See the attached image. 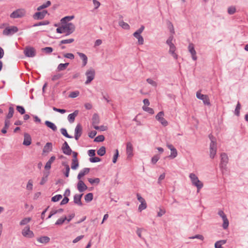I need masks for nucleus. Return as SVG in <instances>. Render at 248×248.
I'll list each match as a JSON object with an SVG mask.
<instances>
[{
	"label": "nucleus",
	"instance_id": "f257e3e1",
	"mask_svg": "<svg viewBox=\"0 0 248 248\" xmlns=\"http://www.w3.org/2000/svg\"><path fill=\"white\" fill-rule=\"evenodd\" d=\"M221 161L219 164V167L224 174L227 171V165L228 163L229 158L227 155L225 153H222L220 155Z\"/></svg>",
	"mask_w": 248,
	"mask_h": 248
},
{
	"label": "nucleus",
	"instance_id": "f03ea898",
	"mask_svg": "<svg viewBox=\"0 0 248 248\" xmlns=\"http://www.w3.org/2000/svg\"><path fill=\"white\" fill-rule=\"evenodd\" d=\"M189 178L191 179L192 184L197 187L198 190L202 187V183L199 180L198 177L194 173H190L189 174Z\"/></svg>",
	"mask_w": 248,
	"mask_h": 248
},
{
	"label": "nucleus",
	"instance_id": "7ed1b4c3",
	"mask_svg": "<svg viewBox=\"0 0 248 248\" xmlns=\"http://www.w3.org/2000/svg\"><path fill=\"white\" fill-rule=\"evenodd\" d=\"M26 10L24 9H18L10 14V17L12 18H21L26 15Z\"/></svg>",
	"mask_w": 248,
	"mask_h": 248
},
{
	"label": "nucleus",
	"instance_id": "20e7f679",
	"mask_svg": "<svg viewBox=\"0 0 248 248\" xmlns=\"http://www.w3.org/2000/svg\"><path fill=\"white\" fill-rule=\"evenodd\" d=\"M95 72L93 68L88 69L85 73L87 77V80L85 82V84H89L95 77Z\"/></svg>",
	"mask_w": 248,
	"mask_h": 248
},
{
	"label": "nucleus",
	"instance_id": "39448f33",
	"mask_svg": "<svg viewBox=\"0 0 248 248\" xmlns=\"http://www.w3.org/2000/svg\"><path fill=\"white\" fill-rule=\"evenodd\" d=\"M22 235L27 238H32L34 236L33 232L30 230L29 225L26 226L23 229L21 232Z\"/></svg>",
	"mask_w": 248,
	"mask_h": 248
},
{
	"label": "nucleus",
	"instance_id": "423d86ee",
	"mask_svg": "<svg viewBox=\"0 0 248 248\" xmlns=\"http://www.w3.org/2000/svg\"><path fill=\"white\" fill-rule=\"evenodd\" d=\"M196 96L198 99L202 100L204 105L207 106H210L211 105L208 95L202 94L200 92H197L196 93Z\"/></svg>",
	"mask_w": 248,
	"mask_h": 248
},
{
	"label": "nucleus",
	"instance_id": "0eeeda50",
	"mask_svg": "<svg viewBox=\"0 0 248 248\" xmlns=\"http://www.w3.org/2000/svg\"><path fill=\"white\" fill-rule=\"evenodd\" d=\"M218 215L222 218L223 223L222 224V227L224 229L228 228L229 226V220L227 217L226 215L225 214L222 210H219L218 212Z\"/></svg>",
	"mask_w": 248,
	"mask_h": 248
},
{
	"label": "nucleus",
	"instance_id": "6e6552de",
	"mask_svg": "<svg viewBox=\"0 0 248 248\" xmlns=\"http://www.w3.org/2000/svg\"><path fill=\"white\" fill-rule=\"evenodd\" d=\"M47 13V10H44L42 11H40L35 13L32 16V17L35 20H41L44 18Z\"/></svg>",
	"mask_w": 248,
	"mask_h": 248
},
{
	"label": "nucleus",
	"instance_id": "1a4fd4ad",
	"mask_svg": "<svg viewBox=\"0 0 248 248\" xmlns=\"http://www.w3.org/2000/svg\"><path fill=\"white\" fill-rule=\"evenodd\" d=\"M18 28L16 26H12L10 28H6L3 31V34L5 35H11L17 32Z\"/></svg>",
	"mask_w": 248,
	"mask_h": 248
},
{
	"label": "nucleus",
	"instance_id": "9d476101",
	"mask_svg": "<svg viewBox=\"0 0 248 248\" xmlns=\"http://www.w3.org/2000/svg\"><path fill=\"white\" fill-rule=\"evenodd\" d=\"M66 31L65 36L72 34L75 30V26L72 23H68L64 24Z\"/></svg>",
	"mask_w": 248,
	"mask_h": 248
},
{
	"label": "nucleus",
	"instance_id": "9b49d317",
	"mask_svg": "<svg viewBox=\"0 0 248 248\" xmlns=\"http://www.w3.org/2000/svg\"><path fill=\"white\" fill-rule=\"evenodd\" d=\"M24 52L26 56L28 57H33L36 54L35 49L31 46L26 47L24 49Z\"/></svg>",
	"mask_w": 248,
	"mask_h": 248
},
{
	"label": "nucleus",
	"instance_id": "f8f14e48",
	"mask_svg": "<svg viewBox=\"0 0 248 248\" xmlns=\"http://www.w3.org/2000/svg\"><path fill=\"white\" fill-rule=\"evenodd\" d=\"M100 123V119L97 113L93 114L92 117V125L93 128L96 130H99L100 127L98 124Z\"/></svg>",
	"mask_w": 248,
	"mask_h": 248
},
{
	"label": "nucleus",
	"instance_id": "ddd939ff",
	"mask_svg": "<svg viewBox=\"0 0 248 248\" xmlns=\"http://www.w3.org/2000/svg\"><path fill=\"white\" fill-rule=\"evenodd\" d=\"M164 115L163 111H160L155 116L156 119L159 121L163 126H167L168 124V122L164 118Z\"/></svg>",
	"mask_w": 248,
	"mask_h": 248
},
{
	"label": "nucleus",
	"instance_id": "4468645a",
	"mask_svg": "<svg viewBox=\"0 0 248 248\" xmlns=\"http://www.w3.org/2000/svg\"><path fill=\"white\" fill-rule=\"evenodd\" d=\"M62 150L63 153L67 155H70L72 152V149L66 141H64V143L62 144Z\"/></svg>",
	"mask_w": 248,
	"mask_h": 248
},
{
	"label": "nucleus",
	"instance_id": "2eb2a0df",
	"mask_svg": "<svg viewBox=\"0 0 248 248\" xmlns=\"http://www.w3.org/2000/svg\"><path fill=\"white\" fill-rule=\"evenodd\" d=\"M188 49L191 55L193 60L196 61L197 60V57L196 56V51L195 49L194 44L190 43L188 46Z\"/></svg>",
	"mask_w": 248,
	"mask_h": 248
},
{
	"label": "nucleus",
	"instance_id": "dca6fc26",
	"mask_svg": "<svg viewBox=\"0 0 248 248\" xmlns=\"http://www.w3.org/2000/svg\"><path fill=\"white\" fill-rule=\"evenodd\" d=\"M82 126L80 124H78L75 129V138L76 140H78L82 135Z\"/></svg>",
	"mask_w": 248,
	"mask_h": 248
},
{
	"label": "nucleus",
	"instance_id": "f3484780",
	"mask_svg": "<svg viewBox=\"0 0 248 248\" xmlns=\"http://www.w3.org/2000/svg\"><path fill=\"white\" fill-rule=\"evenodd\" d=\"M126 154L127 155V158H131L133 154V145L132 143L130 142H128L126 144Z\"/></svg>",
	"mask_w": 248,
	"mask_h": 248
},
{
	"label": "nucleus",
	"instance_id": "a211bd4d",
	"mask_svg": "<svg viewBox=\"0 0 248 248\" xmlns=\"http://www.w3.org/2000/svg\"><path fill=\"white\" fill-rule=\"evenodd\" d=\"M31 138L30 134L28 133H24V141L23 144L26 146H29L31 144Z\"/></svg>",
	"mask_w": 248,
	"mask_h": 248
},
{
	"label": "nucleus",
	"instance_id": "6ab92c4d",
	"mask_svg": "<svg viewBox=\"0 0 248 248\" xmlns=\"http://www.w3.org/2000/svg\"><path fill=\"white\" fill-rule=\"evenodd\" d=\"M77 187L78 190L80 192H82L86 190L87 189V186L85 184V183L82 181L79 180L78 183Z\"/></svg>",
	"mask_w": 248,
	"mask_h": 248
},
{
	"label": "nucleus",
	"instance_id": "aec40b11",
	"mask_svg": "<svg viewBox=\"0 0 248 248\" xmlns=\"http://www.w3.org/2000/svg\"><path fill=\"white\" fill-rule=\"evenodd\" d=\"M217 145H213V144L210 145V157L214 158L217 154Z\"/></svg>",
	"mask_w": 248,
	"mask_h": 248
},
{
	"label": "nucleus",
	"instance_id": "412c9836",
	"mask_svg": "<svg viewBox=\"0 0 248 248\" xmlns=\"http://www.w3.org/2000/svg\"><path fill=\"white\" fill-rule=\"evenodd\" d=\"M82 195L83 194L75 195L74 196V203L79 206L82 205V203L81 201V199L82 198Z\"/></svg>",
	"mask_w": 248,
	"mask_h": 248
},
{
	"label": "nucleus",
	"instance_id": "4be33fe9",
	"mask_svg": "<svg viewBox=\"0 0 248 248\" xmlns=\"http://www.w3.org/2000/svg\"><path fill=\"white\" fill-rule=\"evenodd\" d=\"M53 145L51 142H47L44 146L43 152L44 153H48L52 151Z\"/></svg>",
	"mask_w": 248,
	"mask_h": 248
},
{
	"label": "nucleus",
	"instance_id": "5701e85b",
	"mask_svg": "<svg viewBox=\"0 0 248 248\" xmlns=\"http://www.w3.org/2000/svg\"><path fill=\"white\" fill-rule=\"evenodd\" d=\"M78 110H76L73 113L69 114L68 116V120L69 122L71 124L73 123L75 120L76 117L78 115Z\"/></svg>",
	"mask_w": 248,
	"mask_h": 248
},
{
	"label": "nucleus",
	"instance_id": "b1692460",
	"mask_svg": "<svg viewBox=\"0 0 248 248\" xmlns=\"http://www.w3.org/2000/svg\"><path fill=\"white\" fill-rule=\"evenodd\" d=\"M56 159V157L55 156H52L48 161L46 163L45 166V169L46 170H48L51 169V164L54 162V161Z\"/></svg>",
	"mask_w": 248,
	"mask_h": 248
},
{
	"label": "nucleus",
	"instance_id": "393cba45",
	"mask_svg": "<svg viewBox=\"0 0 248 248\" xmlns=\"http://www.w3.org/2000/svg\"><path fill=\"white\" fill-rule=\"evenodd\" d=\"M50 238L46 236H41L37 238V241L40 243L46 244L50 241Z\"/></svg>",
	"mask_w": 248,
	"mask_h": 248
},
{
	"label": "nucleus",
	"instance_id": "a878e982",
	"mask_svg": "<svg viewBox=\"0 0 248 248\" xmlns=\"http://www.w3.org/2000/svg\"><path fill=\"white\" fill-rule=\"evenodd\" d=\"M77 54L82 60V66H85L87 64L88 62V58L87 56L85 54L79 52H77Z\"/></svg>",
	"mask_w": 248,
	"mask_h": 248
},
{
	"label": "nucleus",
	"instance_id": "bb28decb",
	"mask_svg": "<svg viewBox=\"0 0 248 248\" xmlns=\"http://www.w3.org/2000/svg\"><path fill=\"white\" fill-rule=\"evenodd\" d=\"M170 49L169 50V52L170 54L172 55V56L175 59L177 60L178 58V55L175 53L176 51V48L174 45L170 46Z\"/></svg>",
	"mask_w": 248,
	"mask_h": 248
},
{
	"label": "nucleus",
	"instance_id": "cd10ccee",
	"mask_svg": "<svg viewBox=\"0 0 248 248\" xmlns=\"http://www.w3.org/2000/svg\"><path fill=\"white\" fill-rule=\"evenodd\" d=\"M45 124L49 128L52 129L53 131H56L57 130V127L56 125L53 123L49 121H46L45 122Z\"/></svg>",
	"mask_w": 248,
	"mask_h": 248
},
{
	"label": "nucleus",
	"instance_id": "c85d7f7f",
	"mask_svg": "<svg viewBox=\"0 0 248 248\" xmlns=\"http://www.w3.org/2000/svg\"><path fill=\"white\" fill-rule=\"evenodd\" d=\"M74 18V16H66L62 18L61 20V22L62 24H68V21L71 20Z\"/></svg>",
	"mask_w": 248,
	"mask_h": 248
},
{
	"label": "nucleus",
	"instance_id": "c756f323",
	"mask_svg": "<svg viewBox=\"0 0 248 248\" xmlns=\"http://www.w3.org/2000/svg\"><path fill=\"white\" fill-rule=\"evenodd\" d=\"M51 1L49 0L47 1L45 3L42 4L37 7V10L40 11L44 9L49 7L51 5Z\"/></svg>",
	"mask_w": 248,
	"mask_h": 248
},
{
	"label": "nucleus",
	"instance_id": "7c9ffc66",
	"mask_svg": "<svg viewBox=\"0 0 248 248\" xmlns=\"http://www.w3.org/2000/svg\"><path fill=\"white\" fill-rule=\"evenodd\" d=\"M10 124V121L9 120L5 119L4 122V126L1 130V132L5 134L7 132V129L9 127Z\"/></svg>",
	"mask_w": 248,
	"mask_h": 248
},
{
	"label": "nucleus",
	"instance_id": "2f4dec72",
	"mask_svg": "<svg viewBox=\"0 0 248 248\" xmlns=\"http://www.w3.org/2000/svg\"><path fill=\"white\" fill-rule=\"evenodd\" d=\"M62 166H64L65 168V171L63 172V173L65 177H69V171H70V167L69 166L66 162H63L62 163Z\"/></svg>",
	"mask_w": 248,
	"mask_h": 248
},
{
	"label": "nucleus",
	"instance_id": "473e14b6",
	"mask_svg": "<svg viewBox=\"0 0 248 248\" xmlns=\"http://www.w3.org/2000/svg\"><path fill=\"white\" fill-rule=\"evenodd\" d=\"M69 63H60L58 65L57 70L58 71H61L64 70L68 66Z\"/></svg>",
	"mask_w": 248,
	"mask_h": 248
},
{
	"label": "nucleus",
	"instance_id": "72a5a7b5",
	"mask_svg": "<svg viewBox=\"0 0 248 248\" xmlns=\"http://www.w3.org/2000/svg\"><path fill=\"white\" fill-rule=\"evenodd\" d=\"M14 113V108L13 107L10 106L9 108V112L7 115H6V119L7 120H9L13 116V114Z\"/></svg>",
	"mask_w": 248,
	"mask_h": 248
},
{
	"label": "nucleus",
	"instance_id": "f704fd0d",
	"mask_svg": "<svg viewBox=\"0 0 248 248\" xmlns=\"http://www.w3.org/2000/svg\"><path fill=\"white\" fill-rule=\"evenodd\" d=\"M119 25L123 29H125V30H128L130 28L129 25L127 23L124 22L123 20L119 21Z\"/></svg>",
	"mask_w": 248,
	"mask_h": 248
},
{
	"label": "nucleus",
	"instance_id": "c9c22d12",
	"mask_svg": "<svg viewBox=\"0 0 248 248\" xmlns=\"http://www.w3.org/2000/svg\"><path fill=\"white\" fill-rule=\"evenodd\" d=\"M85 201L87 202H91L93 199V194L92 193H89L85 196Z\"/></svg>",
	"mask_w": 248,
	"mask_h": 248
},
{
	"label": "nucleus",
	"instance_id": "e433bc0d",
	"mask_svg": "<svg viewBox=\"0 0 248 248\" xmlns=\"http://www.w3.org/2000/svg\"><path fill=\"white\" fill-rule=\"evenodd\" d=\"M147 207V204L145 200L140 196V211L145 209Z\"/></svg>",
	"mask_w": 248,
	"mask_h": 248
},
{
	"label": "nucleus",
	"instance_id": "4c0bfd02",
	"mask_svg": "<svg viewBox=\"0 0 248 248\" xmlns=\"http://www.w3.org/2000/svg\"><path fill=\"white\" fill-rule=\"evenodd\" d=\"M67 219V217L64 216L63 217H61L58 219L57 221L55 222V225H62L65 221Z\"/></svg>",
	"mask_w": 248,
	"mask_h": 248
},
{
	"label": "nucleus",
	"instance_id": "58836bf2",
	"mask_svg": "<svg viewBox=\"0 0 248 248\" xmlns=\"http://www.w3.org/2000/svg\"><path fill=\"white\" fill-rule=\"evenodd\" d=\"M31 220V217H25L24 218H23V219H22L20 223H19V224L21 226H23V225H26Z\"/></svg>",
	"mask_w": 248,
	"mask_h": 248
},
{
	"label": "nucleus",
	"instance_id": "ea45409f",
	"mask_svg": "<svg viewBox=\"0 0 248 248\" xmlns=\"http://www.w3.org/2000/svg\"><path fill=\"white\" fill-rule=\"evenodd\" d=\"M97 154L100 156H103L106 153V148L104 146H102L97 151Z\"/></svg>",
	"mask_w": 248,
	"mask_h": 248
},
{
	"label": "nucleus",
	"instance_id": "a19ab883",
	"mask_svg": "<svg viewBox=\"0 0 248 248\" xmlns=\"http://www.w3.org/2000/svg\"><path fill=\"white\" fill-rule=\"evenodd\" d=\"M56 32L59 33H66L64 24H62V26L57 28Z\"/></svg>",
	"mask_w": 248,
	"mask_h": 248
},
{
	"label": "nucleus",
	"instance_id": "79ce46f5",
	"mask_svg": "<svg viewBox=\"0 0 248 248\" xmlns=\"http://www.w3.org/2000/svg\"><path fill=\"white\" fill-rule=\"evenodd\" d=\"M60 130H61V132L62 134L65 137L68 138H70V139L73 138L72 136L69 135L67 133V130H66V129L65 128H62Z\"/></svg>",
	"mask_w": 248,
	"mask_h": 248
},
{
	"label": "nucleus",
	"instance_id": "37998d69",
	"mask_svg": "<svg viewBox=\"0 0 248 248\" xmlns=\"http://www.w3.org/2000/svg\"><path fill=\"white\" fill-rule=\"evenodd\" d=\"M79 164L78 160H72L71 169L76 170L78 167Z\"/></svg>",
	"mask_w": 248,
	"mask_h": 248
},
{
	"label": "nucleus",
	"instance_id": "c03bdc74",
	"mask_svg": "<svg viewBox=\"0 0 248 248\" xmlns=\"http://www.w3.org/2000/svg\"><path fill=\"white\" fill-rule=\"evenodd\" d=\"M167 25H168V27L170 31V33L171 34H174L175 33L174 29L173 26L172 24L171 23V22L169 21L167 22Z\"/></svg>",
	"mask_w": 248,
	"mask_h": 248
},
{
	"label": "nucleus",
	"instance_id": "a18cd8bd",
	"mask_svg": "<svg viewBox=\"0 0 248 248\" xmlns=\"http://www.w3.org/2000/svg\"><path fill=\"white\" fill-rule=\"evenodd\" d=\"M49 174V172L46 173V175L42 178L41 181L40 183V184L41 185H44L46 183V182L47 181V177H48Z\"/></svg>",
	"mask_w": 248,
	"mask_h": 248
},
{
	"label": "nucleus",
	"instance_id": "49530a36",
	"mask_svg": "<svg viewBox=\"0 0 248 248\" xmlns=\"http://www.w3.org/2000/svg\"><path fill=\"white\" fill-rule=\"evenodd\" d=\"M170 151H171V153H170V155L169 157L172 159L176 157V156L177 155V151L176 149L174 148H173L172 149H171V150H170Z\"/></svg>",
	"mask_w": 248,
	"mask_h": 248
},
{
	"label": "nucleus",
	"instance_id": "de8ad7c7",
	"mask_svg": "<svg viewBox=\"0 0 248 248\" xmlns=\"http://www.w3.org/2000/svg\"><path fill=\"white\" fill-rule=\"evenodd\" d=\"M74 41V39L73 38H70L69 39H65L62 40L61 41L60 45L62 44H70L72 43Z\"/></svg>",
	"mask_w": 248,
	"mask_h": 248
},
{
	"label": "nucleus",
	"instance_id": "09e8293b",
	"mask_svg": "<svg viewBox=\"0 0 248 248\" xmlns=\"http://www.w3.org/2000/svg\"><path fill=\"white\" fill-rule=\"evenodd\" d=\"M209 138L211 140V143L210 145H212L213 144V145H217L216 142V138L211 134L209 135Z\"/></svg>",
	"mask_w": 248,
	"mask_h": 248
},
{
	"label": "nucleus",
	"instance_id": "8fccbe9b",
	"mask_svg": "<svg viewBox=\"0 0 248 248\" xmlns=\"http://www.w3.org/2000/svg\"><path fill=\"white\" fill-rule=\"evenodd\" d=\"M240 108H241L240 103H239V102H238V103L236 105V108L235 109V111H234L235 114L237 116H239Z\"/></svg>",
	"mask_w": 248,
	"mask_h": 248
},
{
	"label": "nucleus",
	"instance_id": "3c124183",
	"mask_svg": "<svg viewBox=\"0 0 248 248\" xmlns=\"http://www.w3.org/2000/svg\"><path fill=\"white\" fill-rule=\"evenodd\" d=\"M49 24V22L48 20H45L43 21L39 22L33 25V27H37L43 25H47Z\"/></svg>",
	"mask_w": 248,
	"mask_h": 248
},
{
	"label": "nucleus",
	"instance_id": "603ef678",
	"mask_svg": "<svg viewBox=\"0 0 248 248\" xmlns=\"http://www.w3.org/2000/svg\"><path fill=\"white\" fill-rule=\"evenodd\" d=\"M142 109L143 110L147 112L150 114H153L154 113V110H153V108H151L147 107L146 106H143Z\"/></svg>",
	"mask_w": 248,
	"mask_h": 248
},
{
	"label": "nucleus",
	"instance_id": "864d4df0",
	"mask_svg": "<svg viewBox=\"0 0 248 248\" xmlns=\"http://www.w3.org/2000/svg\"><path fill=\"white\" fill-rule=\"evenodd\" d=\"M62 195L61 194L56 195L51 198V201L53 202H56L60 200L62 198Z\"/></svg>",
	"mask_w": 248,
	"mask_h": 248
},
{
	"label": "nucleus",
	"instance_id": "5fc2aeb1",
	"mask_svg": "<svg viewBox=\"0 0 248 248\" xmlns=\"http://www.w3.org/2000/svg\"><path fill=\"white\" fill-rule=\"evenodd\" d=\"M79 94V92L78 91H76L74 92H72L69 95V97L71 98H76L78 96Z\"/></svg>",
	"mask_w": 248,
	"mask_h": 248
},
{
	"label": "nucleus",
	"instance_id": "6e6d98bb",
	"mask_svg": "<svg viewBox=\"0 0 248 248\" xmlns=\"http://www.w3.org/2000/svg\"><path fill=\"white\" fill-rule=\"evenodd\" d=\"M62 76H63L62 74L58 73V74H57L53 76L51 79L52 81H55V80H57L62 78Z\"/></svg>",
	"mask_w": 248,
	"mask_h": 248
},
{
	"label": "nucleus",
	"instance_id": "4d7b16f0",
	"mask_svg": "<svg viewBox=\"0 0 248 248\" xmlns=\"http://www.w3.org/2000/svg\"><path fill=\"white\" fill-rule=\"evenodd\" d=\"M105 137L103 135H99L95 138L94 140V142H102L104 140Z\"/></svg>",
	"mask_w": 248,
	"mask_h": 248
},
{
	"label": "nucleus",
	"instance_id": "13d9d810",
	"mask_svg": "<svg viewBox=\"0 0 248 248\" xmlns=\"http://www.w3.org/2000/svg\"><path fill=\"white\" fill-rule=\"evenodd\" d=\"M88 180L89 182L91 184H93L94 183L98 184L100 182V179L98 178H94V179L88 178Z\"/></svg>",
	"mask_w": 248,
	"mask_h": 248
},
{
	"label": "nucleus",
	"instance_id": "bf43d9fd",
	"mask_svg": "<svg viewBox=\"0 0 248 248\" xmlns=\"http://www.w3.org/2000/svg\"><path fill=\"white\" fill-rule=\"evenodd\" d=\"M236 12V8L234 6H230L228 8V13L229 15H233Z\"/></svg>",
	"mask_w": 248,
	"mask_h": 248
},
{
	"label": "nucleus",
	"instance_id": "052dcab7",
	"mask_svg": "<svg viewBox=\"0 0 248 248\" xmlns=\"http://www.w3.org/2000/svg\"><path fill=\"white\" fill-rule=\"evenodd\" d=\"M160 158V155H154L151 159L152 163L155 164Z\"/></svg>",
	"mask_w": 248,
	"mask_h": 248
},
{
	"label": "nucleus",
	"instance_id": "680f3d73",
	"mask_svg": "<svg viewBox=\"0 0 248 248\" xmlns=\"http://www.w3.org/2000/svg\"><path fill=\"white\" fill-rule=\"evenodd\" d=\"M53 49L51 47H46L42 49V50L46 54H49L51 53L53 51Z\"/></svg>",
	"mask_w": 248,
	"mask_h": 248
},
{
	"label": "nucleus",
	"instance_id": "e2e57ef3",
	"mask_svg": "<svg viewBox=\"0 0 248 248\" xmlns=\"http://www.w3.org/2000/svg\"><path fill=\"white\" fill-rule=\"evenodd\" d=\"M16 110L21 114H24L25 113V110L23 107L20 106H16Z\"/></svg>",
	"mask_w": 248,
	"mask_h": 248
},
{
	"label": "nucleus",
	"instance_id": "0e129e2a",
	"mask_svg": "<svg viewBox=\"0 0 248 248\" xmlns=\"http://www.w3.org/2000/svg\"><path fill=\"white\" fill-rule=\"evenodd\" d=\"M33 188V182L31 180H29L27 185V189L31 190Z\"/></svg>",
	"mask_w": 248,
	"mask_h": 248
},
{
	"label": "nucleus",
	"instance_id": "69168bd1",
	"mask_svg": "<svg viewBox=\"0 0 248 248\" xmlns=\"http://www.w3.org/2000/svg\"><path fill=\"white\" fill-rule=\"evenodd\" d=\"M189 239L197 238V239H200L201 240H203L204 237L202 234H196V235H195L194 236H191V237H189Z\"/></svg>",
	"mask_w": 248,
	"mask_h": 248
},
{
	"label": "nucleus",
	"instance_id": "338daca9",
	"mask_svg": "<svg viewBox=\"0 0 248 248\" xmlns=\"http://www.w3.org/2000/svg\"><path fill=\"white\" fill-rule=\"evenodd\" d=\"M89 160L92 163H95L101 161V159L98 157H91L89 159Z\"/></svg>",
	"mask_w": 248,
	"mask_h": 248
},
{
	"label": "nucleus",
	"instance_id": "774afa93",
	"mask_svg": "<svg viewBox=\"0 0 248 248\" xmlns=\"http://www.w3.org/2000/svg\"><path fill=\"white\" fill-rule=\"evenodd\" d=\"M90 170V168H85L82 170L80 172L81 173V174L84 176L85 174L88 173Z\"/></svg>",
	"mask_w": 248,
	"mask_h": 248
}]
</instances>
